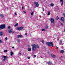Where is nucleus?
<instances>
[{"mask_svg": "<svg viewBox=\"0 0 65 65\" xmlns=\"http://www.w3.org/2000/svg\"><path fill=\"white\" fill-rule=\"evenodd\" d=\"M36 47L37 48H39V46L38 45H37L36 46L35 44H33L32 45V50L33 51H35V49H36Z\"/></svg>", "mask_w": 65, "mask_h": 65, "instance_id": "1", "label": "nucleus"}, {"mask_svg": "<svg viewBox=\"0 0 65 65\" xmlns=\"http://www.w3.org/2000/svg\"><path fill=\"white\" fill-rule=\"evenodd\" d=\"M46 44L48 46H50L51 45L52 47H53L54 46L52 42H47L46 43Z\"/></svg>", "mask_w": 65, "mask_h": 65, "instance_id": "2", "label": "nucleus"}, {"mask_svg": "<svg viewBox=\"0 0 65 65\" xmlns=\"http://www.w3.org/2000/svg\"><path fill=\"white\" fill-rule=\"evenodd\" d=\"M23 27H17L16 28V30H18V31H21L22 29H23Z\"/></svg>", "mask_w": 65, "mask_h": 65, "instance_id": "3", "label": "nucleus"}, {"mask_svg": "<svg viewBox=\"0 0 65 65\" xmlns=\"http://www.w3.org/2000/svg\"><path fill=\"white\" fill-rule=\"evenodd\" d=\"M5 28V25L3 24L0 25V28L1 29H3Z\"/></svg>", "mask_w": 65, "mask_h": 65, "instance_id": "4", "label": "nucleus"}, {"mask_svg": "<svg viewBox=\"0 0 65 65\" xmlns=\"http://www.w3.org/2000/svg\"><path fill=\"white\" fill-rule=\"evenodd\" d=\"M50 21H51V23H55V21L53 18H51L50 19Z\"/></svg>", "mask_w": 65, "mask_h": 65, "instance_id": "5", "label": "nucleus"}, {"mask_svg": "<svg viewBox=\"0 0 65 65\" xmlns=\"http://www.w3.org/2000/svg\"><path fill=\"white\" fill-rule=\"evenodd\" d=\"M34 3L36 7H38V6H39V5L38 4V2H35Z\"/></svg>", "mask_w": 65, "mask_h": 65, "instance_id": "6", "label": "nucleus"}, {"mask_svg": "<svg viewBox=\"0 0 65 65\" xmlns=\"http://www.w3.org/2000/svg\"><path fill=\"white\" fill-rule=\"evenodd\" d=\"M3 58H4V59L3 60V61H5L7 59V57L6 56H3Z\"/></svg>", "mask_w": 65, "mask_h": 65, "instance_id": "7", "label": "nucleus"}, {"mask_svg": "<svg viewBox=\"0 0 65 65\" xmlns=\"http://www.w3.org/2000/svg\"><path fill=\"white\" fill-rule=\"evenodd\" d=\"M51 56L53 58H56V55L53 54H52L51 55Z\"/></svg>", "mask_w": 65, "mask_h": 65, "instance_id": "8", "label": "nucleus"}, {"mask_svg": "<svg viewBox=\"0 0 65 65\" xmlns=\"http://www.w3.org/2000/svg\"><path fill=\"white\" fill-rule=\"evenodd\" d=\"M23 36L22 35H19L17 37L18 38H19V37H22Z\"/></svg>", "mask_w": 65, "mask_h": 65, "instance_id": "9", "label": "nucleus"}, {"mask_svg": "<svg viewBox=\"0 0 65 65\" xmlns=\"http://www.w3.org/2000/svg\"><path fill=\"white\" fill-rule=\"evenodd\" d=\"M61 20L62 21H64V18L62 17L61 18Z\"/></svg>", "mask_w": 65, "mask_h": 65, "instance_id": "10", "label": "nucleus"}, {"mask_svg": "<svg viewBox=\"0 0 65 65\" xmlns=\"http://www.w3.org/2000/svg\"><path fill=\"white\" fill-rule=\"evenodd\" d=\"M10 55L11 56H12V57H13V56H12V55L13 54V53L11 51V52H10Z\"/></svg>", "mask_w": 65, "mask_h": 65, "instance_id": "11", "label": "nucleus"}, {"mask_svg": "<svg viewBox=\"0 0 65 65\" xmlns=\"http://www.w3.org/2000/svg\"><path fill=\"white\" fill-rule=\"evenodd\" d=\"M3 32H0V35L1 36H2V35H3Z\"/></svg>", "mask_w": 65, "mask_h": 65, "instance_id": "12", "label": "nucleus"}, {"mask_svg": "<svg viewBox=\"0 0 65 65\" xmlns=\"http://www.w3.org/2000/svg\"><path fill=\"white\" fill-rule=\"evenodd\" d=\"M62 40H60V42L59 43L60 45H61V44H62Z\"/></svg>", "mask_w": 65, "mask_h": 65, "instance_id": "13", "label": "nucleus"}, {"mask_svg": "<svg viewBox=\"0 0 65 65\" xmlns=\"http://www.w3.org/2000/svg\"><path fill=\"white\" fill-rule=\"evenodd\" d=\"M47 64H48V65H51V64H52V62H47Z\"/></svg>", "mask_w": 65, "mask_h": 65, "instance_id": "14", "label": "nucleus"}, {"mask_svg": "<svg viewBox=\"0 0 65 65\" xmlns=\"http://www.w3.org/2000/svg\"><path fill=\"white\" fill-rule=\"evenodd\" d=\"M59 18V17L57 16L56 17V20H58Z\"/></svg>", "mask_w": 65, "mask_h": 65, "instance_id": "15", "label": "nucleus"}, {"mask_svg": "<svg viewBox=\"0 0 65 65\" xmlns=\"http://www.w3.org/2000/svg\"><path fill=\"white\" fill-rule=\"evenodd\" d=\"M8 31L9 33H11L12 32V31L10 30H8Z\"/></svg>", "mask_w": 65, "mask_h": 65, "instance_id": "16", "label": "nucleus"}, {"mask_svg": "<svg viewBox=\"0 0 65 65\" xmlns=\"http://www.w3.org/2000/svg\"><path fill=\"white\" fill-rule=\"evenodd\" d=\"M50 6H54V4L53 3H51L50 4Z\"/></svg>", "mask_w": 65, "mask_h": 65, "instance_id": "17", "label": "nucleus"}, {"mask_svg": "<svg viewBox=\"0 0 65 65\" xmlns=\"http://www.w3.org/2000/svg\"><path fill=\"white\" fill-rule=\"evenodd\" d=\"M18 26V23H17L15 25H14V27H17Z\"/></svg>", "mask_w": 65, "mask_h": 65, "instance_id": "18", "label": "nucleus"}, {"mask_svg": "<svg viewBox=\"0 0 65 65\" xmlns=\"http://www.w3.org/2000/svg\"><path fill=\"white\" fill-rule=\"evenodd\" d=\"M60 53H64V50H61Z\"/></svg>", "mask_w": 65, "mask_h": 65, "instance_id": "19", "label": "nucleus"}, {"mask_svg": "<svg viewBox=\"0 0 65 65\" xmlns=\"http://www.w3.org/2000/svg\"><path fill=\"white\" fill-rule=\"evenodd\" d=\"M0 16H1V18H3V17H4V16H3V14H1L0 15Z\"/></svg>", "mask_w": 65, "mask_h": 65, "instance_id": "20", "label": "nucleus"}, {"mask_svg": "<svg viewBox=\"0 0 65 65\" xmlns=\"http://www.w3.org/2000/svg\"><path fill=\"white\" fill-rule=\"evenodd\" d=\"M28 51H31V49L30 48H29L28 49Z\"/></svg>", "mask_w": 65, "mask_h": 65, "instance_id": "21", "label": "nucleus"}, {"mask_svg": "<svg viewBox=\"0 0 65 65\" xmlns=\"http://www.w3.org/2000/svg\"><path fill=\"white\" fill-rule=\"evenodd\" d=\"M50 12H51V11H50L49 12H48V15H50Z\"/></svg>", "mask_w": 65, "mask_h": 65, "instance_id": "22", "label": "nucleus"}, {"mask_svg": "<svg viewBox=\"0 0 65 65\" xmlns=\"http://www.w3.org/2000/svg\"><path fill=\"white\" fill-rule=\"evenodd\" d=\"M17 41H18V42H20V40L19 39L17 40Z\"/></svg>", "mask_w": 65, "mask_h": 65, "instance_id": "23", "label": "nucleus"}, {"mask_svg": "<svg viewBox=\"0 0 65 65\" xmlns=\"http://www.w3.org/2000/svg\"><path fill=\"white\" fill-rule=\"evenodd\" d=\"M7 52V51L6 50H5L4 51V52Z\"/></svg>", "mask_w": 65, "mask_h": 65, "instance_id": "24", "label": "nucleus"}, {"mask_svg": "<svg viewBox=\"0 0 65 65\" xmlns=\"http://www.w3.org/2000/svg\"><path fill=\"white\" fill-rule=\"evenodd\" d=\"M41 42H42V43H43V44L44 43V41L43 40Z\"/></svg>", "mask_w": 65, "mask_h": 65, "instance_id": "25", "label": "nucleus"}, {"mask_svg": "<svg viewBox=\"0 0 65 65\" xmlns=\"http://www.w3.org/2000/svg\"><path fill=\"white\" fill-rule=\"evenodd\" d=\"M61 2H63V0H60Z\"/></svg>", "mask_w": 65, "mask_h": 65, "instance_id": "26", "label": "nucleus"}, {"mask_svg": "<svg viewBox=\"0 0 65 65\" xmlns=\"http://www.w3.org/2000/svg\"><path fill=\"white\" fill-rule=\"evenodd\" d=\"M61 3H62L61 4V6H62V5H63V2Z\"/></svg>", "mask_w": 65, "mask_h": 65, "instance_id": "27", "label": "nucleus"}, {"mask_svg": "<svg viewBox=\"0 0 65 65\" xmlns=\"http://www.w3.org/2000/svg\"><path fill=\"white\" fill-rule=\"evenodd\" d=\"M42 31H45V29H42Z\"/></svg>", "mask_w": 65, "mask_h": 65, "instance_id": "28", "label": "nucleus"}, {"mask_svg": "<svg viewBox=\"0 0 65 65\" xmlns=\"http://www.w3.org/2000/svg\"><path fill=\"white\" fill-rule=\"evenodd\" d=\"M23 13H26V12L24 11H23Z\"/></svg>", "mask_w": 65, "mask_h": 65, "instance_id": "29", "label": "nucleus"}, {"mask_svg": "<svg viewBox=\"0 0 65 65\" xmlns=\"http://www.w3.org/2000/svg\"><path fill=\"white\" fill-rule=\"evenodd\" d=\"M31 15H33V12H32L31 13Z\"/></svg>", "mask_w": 65, "mask_h": 65, "instance_id": "30", "label": "nucleus"}, {"mask_svg": "<svg viewBox=\"0 0 65 65\" xmlns=\"http://www.w3.org/2000/svg\"><path fill=\"white\" fill-rule=\"evenodd\" d=\"M46 29H48V26H46Z\"/></svg>", "mask_w": 65, "mask_h": 65, "instance_id": "31", "label": "nucleus"}, {"mask_svg": "<svg viewBox=\"0 0 65 65\" xmlns=\"http://www.w3.org/2000/svg\"><path fill=\"white\" fill-rule=\"evenodd\" d=\"M60 24L61 25V26H63V23H60Z\"/></svg>", "mask_w": 65, "mask_h": 65, "instance_id": "32", "label": "nucleus"}, {"mask_svg": "<svg viewBox=\"0 0 65 65\" xmlns=\"http://www.w3.org/2000/svg\"><path fill=\"white\" fill-rule=\"evenodd\" d=\"M63 15L65 18V14L64 13L63 14Z\"/></svg>", "mask_w": 65, "mask_h": 65, "instance_id": "33", "label": "nucleus"}, {"mask_svg": "<svg viewBox=\"0 0 65 65\" xmlns=\"http://www.w3.org/2000/svg\"><path fill=\"white\" fill-rule=\"evenodd\" d=\"M27 58L28 59H30V57H27Z\"/></svg>", "mask_w": 65, "mask_h": 65, "instance_id": "34", "label": "nucleus"}, {"mask_svg": "<svg viewBox=\"0 0 65 65\" xmlns=\"http://www.w3.org/2000/svg\"><path fill=\"white\" fill-rule=\"evenodd\" d=\"M56 48H57V50H58V49H59V48L57 47H56Z\"/></svg>", "mask_w": 65, "mask_h": 65, "instance_id": "35", "label": "nucleus"}, {"mask_svg": "<svg viewBox=\"0 0 65 65\" xmlns=\"http://www.w3.org/2000/svg\"><path fill=\"white\" fill-rule=\"evenodd\" d=\"M14 14H15V15H17V14L15 12Z\"/></svg>", "mask_w": 65, "mask_h": 65, "instance_id": "36", "label": "nucleus"}, {"mask_svg": "<svg viewBox=\"0 0 65 65\" xmlns=\"http://www.w3.org/2000/svg\"><path fill=\"white\" fill-rule=\"evenodd\" d=\"M12 33H14V31H12Z\"/></svg>", "mask_w": 65, "mask_h": 65, "instance_id": "37", "label": "nucleus"}, {"mask_svg": "<svg viewBox=\"0 0 65 65\" xmlns=\"http://www.w3.org/2000/svg\"><path fill=\"white\" fill-rule=\"evenodd\" d=\"M0 43H2V41L0 40Z\"/></svg>", "mask_w": 65, "mask_h": 65, "instance_id": "38", "label": "nucleus"}, {"mask_svg": "<svg viewBox=\"0 0 65 65\" xmlns=\"http://www.w3.org/2000/svg\"><path fill=\"white\" fill-rule=\"evenodd\" d=\"M10 26H9L8 27V29H10Z\"/></svg>", "mask_w": 65, "mask_h": 65, "instance_id": "39", "label": "nucleus"}, {"mask_svg": "<svg viewBox=\"0 0 65 65\" xmlns=\"http://www.w3.org/2000/svg\"><path fill=\"white\" fill-rule=\"evenodd\" d=\"M5 39H6V40H7V37H6Z\"/></svg>", "mask_w": 65, "mask_h": 65, "instance_id": "40", "label": "nucleus"}, {"mask_svg": "<svg viewBox=\"0 0 65 65\" xmlns=\"http://www.w3.org/2000/svg\"><path fill=\"white\" fill-rule=\"evenodd\" d=\"M22 9H24V7L23 6L22 7Z\"/></svg>", "mask_w": 65, "mask_h": 65, "instance_id": "41", "label": "nucleus"}, {"mask_svg": "<svg viewBox=\"0 0 65 65\" xmlns=\"http://www.w3.org/2000/svg\"><path fill=\"white\" fill-rule=\"evenodd\" d=\"M27 33H26L25 34V35H27Z\"/></svg>", "mask_w": 65, "mask_h": 65, "instance_id": "42", "label": "nucleus"}, {"mask_svg": "<svg viewBox=\"0 0 65 65\" xmlns=\"http://www.w3.org/2000/svg\"><path fill=\"white\" fill-rule=\"evenodd\" d=\"M12 48L14 49V47H12Z\"/></svg>", "mask_w": 65, "mask_h": 65, "instance_id": "43", "label": "nucleus"}, {"mask_svg": "<svg viewBox=\"0 0 65 65\" xmlns=\"http://www.w3.org/2000/svg\"><path fill=\"white\" fill-rule=\"evenodd\" d=\"M43 11H44V8H43Z\"/></svg>", "mask_w": 65, "mask_h": 65, "instance_id": "44", "label": "nucleus"}, {"mask_svg": "<svg viewBox=\"0 0 65 65\" xmlns=\"http://www.w3.org/2000/svg\"><path fill=\"white\" fill-rule=\"evenodd\" d=\"M19 54H20V55H21L22 54L21 53H19Z\"/></svg>", "mask_w": 65, "mask_h": 65, "instance_id": "45", "label": "nucleus"}, {"mask_svg": "<svg viewBox=\"0 0 65 65\" xmlns=\"http://www.w3.org/2000/svg\"><path fill=\"white\" fill-rule=\"evenodd\" d=\"M34 57H36V56L34 55Z\"/></svg>", "mask_w": 65, "mask_h": 65, "instance_id": "46", "label": "nucleus"}, {"mask_svg": "<svg viewBox=\"0 0 65 65\" xmlns=\"http://www.w3.org/2000/svg\"><path fill=\"white\" fill-rule=\"evenodd\" d=\"M7 9H8V8H7Z\"/></svg>", "mask_w": 65, "mask_h": 65, "instance_id": "47", "label": "nucleus"}, {"mask_svg": "<svg viewBox=\"0 0 65 65\" xmlns=\"http://www.w3.org/2000/svg\"><path fill=\"white\" fill-rule=\"evenodd\" d=\"M1 28H0V30H1Z\"/></svg>", "mask_w": 65, "mask_h": 65, "instance_id": "48", "label": "nucleus"}]
</instances>
